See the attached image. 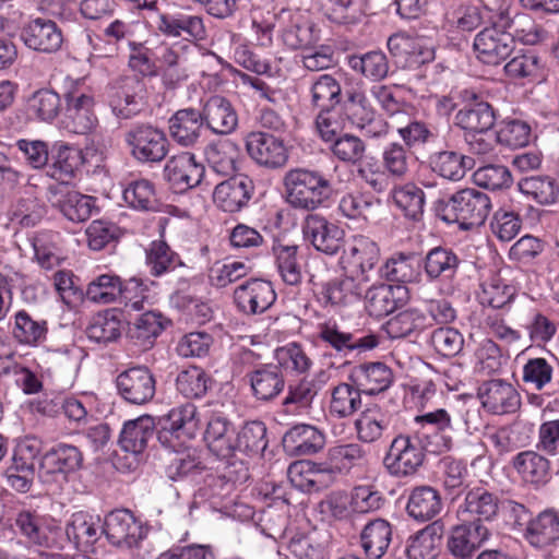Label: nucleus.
<instances>
[{"instance_id": "f257e3e1", "label": "nucleus", "mask_w": 559, "mask_h": 559, "mask_svg": "<svg viewBox=\"0 0 559 559\" xmlns=\"http://www.w3.org/2000/svg\"><path fill=\"white\" fill-rule=\"evenodd\" d=\"M336 165L332 171L310 167L289 169L283 179L287 202L297 210L320 209L336 191Z\"/></svg>"}, {"instance_id": "f03ea898", "label": "nucleus", "mask_w": 559, "mask_h": 559, "mask_svg": "<svg viewBox=\"0 0 559 559\" xmlns=\"http://www.w3.org/2000/svg\"><path fill=\"white\" fill-rule=\"evenodd\" d=\"M491 200L485 192L466 188L447 200L436 202V215L447 224H457L461 230H471L484 225L491 212Z\"/></svg>"}, {"instance_id": "7ed1b4c3", "label": "nucleus", "mask_w": 559, "mask_h": 559, "mask_svg": "<svg viewBox=\"0 0 559 559\" xmlns=\"http://www.w3.org/2000/svg\"><path fill=\"white\" fill-rule=\"evenodd\" d=\"M340 104L344 119L355 128L365 131L367 135L379 138L389 132V124L377 115L361 80L346 76L344 98Z\"/></svg>"}, {"instance_id": "20e7f679", "label": "nucleus", "mask_w": 559, "mask_h": 559, "mask_svg": "<svg viewBox=\"0 0 559 559\" xmlns=\"http://www.w3.org/2000/svg\"><path fill=\"white\" fill-rule=\"evenodd\" d=\"M426 451L430 452V448L415 435L400 433L391 441L383 457V466L393 477L413 476L423 466Z\"/></svg>"}, {"instance_id": "39448f33", "label": "nucleus", "mask_w": 559, "mask_h": 559, "mask_svg": "<svg viewBox=\"0 0 559 559\" xmlns=\"http://www.w3.org/2000/svg\"><path fill=\"white\" fill-rule=\"evenodd\" d=\"M511 20L500 16V21L491 22L479 31L473 41L476 58L488 66H498L504 61L514 49V35L508 31Z\"/></svg>"}, {"instance_id": "423d86ee", "label": "nucleus", "mask_w": 559, "mask_h": 559, "mask_svg": "<svg viewBox=\"0 0 559 559\" xmlns=\"http://www.w3.org/2000/svg\"><path fill=\"white\" fill-rule=\"evenodd\" d=\"M63 127L75 134H87L97 126L95 100L91 90L83 83H73L64 93Z\"/></svg>"}, {"instance_id": "0eeeda50", "label": "nucleus", "mask_w": 559, "mask_h": 559, "mask_svg": "<svg viewBox=\"0 0 559 559\" xmlns=\"http://www.w3.org/2000/svg\"><path fill=\"white\" fill-rule=\"evenodd\" d=\"M371 282L370 277L357 276L344 272V274L322 282L316 293L318 302L323 308L344 309L362 300L366 292V284Z\"/></svg>"}, {"instance_id": "6e6552de", "label": "nucleus", "mask_w": 559, "mask_h": 559, "mask_svg": "<svg viewBox=\"0 0 559 559\" xmlns=\"http://www.w3.org/2000/svg\"><path fill=\"white\" fill-rule=\"evenodd\" d=\"M124 141L132 157L142 164L159 163L169 151L165 132L152 124L133 126L126 132Z\"/></svg>"}, {"instance_id": "1a4fd4ad", "label": "nucleus", "mask_w": 559, "mask_h": 559, "mask_svg": "<svg viewBox=\"0 0 559 559\" xmlns=\"http://www.w3.org/2000/svg\"><path fill=\"white\" fill-rule=\"evenodd\" d=\"M414 423L417 429L414 435L430 448L432 453L450 451L453 447L451 432L454 430L451 415L444 408L416 415Z\"/></svg>"}, {"instance_id": "9d476101", "label": "nucleus", "mask_w": 559, "mask_h": 559, "mask_svg": "<svg viewBox=\"0 0 559 559\" xmlns=\"http://www.w3.org/2000/svg\"><path fill=\"white\" fill-rule=\"evenodd\" d=\"M318 338L337 354L365 353L380 345V336L373 332L352 333L341 330L336 320L330 318L317 324Z\"/></svg>"}, {"instance_id": "9b49d317", "label": "nucleus", "mask_w": 559, "mask_h": 559, "mask_svg": "<svg viewBox=\"0 0 559 559\" xmlns=\"http://www.w3.org/2000/svg\"><path fill=\"white\" fill-rule=\"evenodd\" d=\"M249 157L259 166L275 170L288 162V148L283 139L263 131H251L245 138Z\"/></svg>"}, {"instance_id": "f8f14e48", "label": "nucleus", "mask_w": 559, "mask_h": 559, "mask_svg": "<svg viewBox=\"0 0 559 559\" xmlns=\"http://www.w3.org/2000/svg\"><path fill=\"white\" fill-rule=\"evenodd\" d=\"M386 46L390 53L404 68L417 69L435 59L433 48L417 34L395 33L388 38Z\"/></svg>"}, {"instance_id": "ddd939ff", "label": "nucleus", "mask_w": 559, "mask_h": 559, "mask_svg": "<svg viewBox=\"0 0 559 559\" xmlns=\"http://www.w3.org/2000/svg\"><path fill=\"white\" fill-rule=\"evenodd\" d=\"M460 97L466 104L456 112L455 126L467 133L488 132L496 122L493 107L480 99V96L474 90L464 88L460 91Z\"/></svg>"}, {"instance_id": "4468645a", "label": "nucleus", "mask_w": 559, "mask_h": 559, "mask_svg": "<svg viewBox=\"0 0 559 559\" xmlns=\"http://www.w3.org/2000/svg\"><path fill=\"white\" fill-rule=\"evenodd\" d=\"M409 299V292L405 285L386 283L366 284L362 296L365 309L371 317L382 318L403 308Z\"/></svg>"}, {"instance_id": "2eb2a0df", "label": "nucleus", "mask_w": 559, "mask_h": 559, "mask_svg": "<svg viewBox=\"0 0 559 559\" xmlns=\"http://www.w3.org/2000/svg\"><path fill=\"white\" fill-rule=\"evenodd\" d=\"M276 297L273 284L263 278L246 280L233 294L236 308L247 316L265 312L275 302Z\"/></svg>"}, {"instance_id": "dca6fc26", "label": "nucleus", "mask_w": 559, "mask_h": 559, "mask_svg": "<svg viewBox=\"0 0 559 559\" xmlns=\"http://www.w3.org/2000/svg\"><path fill=\"white\" fill-rule=\"evenodd\" d=\"M83 465V453L69 443H57L43 456L41 473L45 481H68L69 476Z\"/></svg>"}, {"instance_id": "f3484780", "label": "nucleus", "mask_w": 559, "mask_h": 559, "mask_svg": "<svg viewBox=\"0 0 559 559\" xmlns=\"http://www.w3.org/2000/svg\"><path fill=\"white\" fill-rule=\"evenodd\" d=\"M118 394L133 405L148 403L156 392V380L147 367L135 366L120 372L116 378Z\"/></svg>"}, {"instance_id": "a211bd4d", "label": "nucleus", "mask_w": 559, "mask_h": 559, "mask_svg": "<svg viewBox=\"0 0 559 559\" xmlns=\"http://www.w3.org/2000/svg\"><path fill=\"white\" fill-rule=\"evenodd\" d=\"M380 259V249L376 241L364 235L354 236L344 248L340 265L343 272L370 277Z\"/></svg>"}, {"instance_id": "6ab92c4d", "label": "nucleus", "mask_w": 559, "mask_h": 559, "mask_svg": "<svg viewBox=\"0 0 559 559\" xmlns=\"http://www.w3.org/2000/svg\"><path fill=\"white\" fill-rule=\"evenodd\" d=\"M302 234L318 251L335 255L343 247L345 231L323 215L309 213L302 222Z\"/></svg>"}, {"instance_id": "aec40b11", "label": "nucleus", "mask_w": 559, "mask_h": 559, "mask_svg": "<svg viewBox=\"0 0 559 559\" xmlns=\"http://www.w3.org/2000/svg\"><path fill=\"white\" fill-rule=\"evenodd\" d=\"M253 191L251 178L242 174L235 175L216 185L213 202L226 213H237L248 205Z\"/></svg>"}, {"instance_id": "412c9836", "label": "nucleus", "mask_w": 559, "mask_h": 559, "mask_svg": "<svg viewBox=\"0 0 559 559\" xmlns=\"http://www.w3.org/2000/svg\"><path fill=\"white\" fill-rule=\"evenodd\" d=\"M21 38L25 46L44 53L57 52L63 43V34L55 21L36 17L24 25Z\"/></svg>"}, {"instance_id": "4be33fe9", "label": "nucleus", "mask_w": 559, "mask_h": 559, "mask_svg": "<svg viewBox=\"0 0 559 559\" xmlns=\"http://www.w3.org/2000/svg\"><path fill=\"white\" fill-rule=\"evenodd\" d=\"M204 171V166L197 162L194 154L183 152L167 160L164 176L173 189L183 192L200 185Z\"/></svg>"}, {"instance_id": "5701e85b", "label": "nucleus", "mask_w": 559, "mask_h": 559, "mask_svg": "<svg viewBox=\"0 0 559 559\" xmlns=\"http://www.w3.org/2000/svg\"><path fill=\"white\" fill-rule=\"evenodd\" d=\"M104 532L116 546L134 547L143 538L141 523L127 509L111 511L105 519Z\"/></svg>"}, {"instance_id": "b1692460", "label": "nucleus", "mask_w": 559, "mask_h": 559, "mask_svg": "<svg viewBox=\"0 0 559 559\" xmlns=\"http://www.w3.org/2000/svg\"><path fill=\"white\" fill-rule=\"evenodd\" d=\"M392 369L381 361H368L356 365L348 374V381L355 383L366 395H378L393 383Z\"/></svg>"}, {"instance_id": "393cba45", "label": "nucleus", "mask_w": 559, "mask_h": 559, "mask_svg": "<svg viewBox=\"0 0 559 559\" xmlns=\"http://www.w3.org/2000/svg\"><path fill=\"white\" fill-rule=\"evenodd\" d=\"M500 499L495 493L481 486H476L466 492L463 504L459 508V514L464 522L479 523L490 522L499 512Z\"/></svg>"}, {"instance_id": "a878e982", "label": "nucleus", "mask_w": 559, "mask_h": 559, "mask_svg": "<svg viewBox=\"0 0 559 559\" xmlns=\"http://www.w3.org/2000/svg\"><path fill=\"white\" fill-rule=\"evenodd\" d=\"M20 534L35 545L56 548L60 546L61 527L29 511H22L15 519Z\"/></svg>"}, {"instance_id": "bb28decb", "label": "nucleus", "mask_w": 559, "mask_h": 559, "mask_svg": "<svg viewBox=\"0 0 559 559\" xmlns=\"http://www.w3.org/2000/svg\"><path fill=\"white\" fill-rule=\"evenodd\" d=\"M201 116L206 128L218 135L231 134L238 127V114L224 96H211L203 104Z\"/></svg>"}, {"instance_id": "cd10ccee", "label": "nucleus", "mask_w": 559, "mask_h": 559, "mask_svg": "<svg viewBox=\"0 0 559 559\" xmlns=\"http://www.w3.org/2000/svg\"><path fill=\"white\" fill-rule=\"evenodd\" d=\"M478 396L484 408L495 415L514 413L520 406L518 391L503 380L486 381L479 388Z\"/></svg>"}, {"instance_id": "c85d7f7f", "label": "nucleus", "mask_w": 559, "mask_h": 559, "mask_svg": "<svg viewBox=\"0 0 559 559\" xmlns=\"http://www.w3.org/2000/svg\"><path fill=\"white\" fill-rule=\"evenodd\" d=\"M461 263L462 260L452 248L437 246L428 250L423 260L424 274L431 283H451L456 277Z\"/></svg>"}, {"instance_id": "c756f323", "label": "nucleus", "mask_w": 559, "mask_h": 559, "mask_svg": "<svg viewBox=\"0 0 559 559\" xmlns=\"http://www.w3.org/2000/svg\"><path fill=\"white\" fill-rule=\"evenodd\" d=\"M85 163L82 150L68 143H56L52 148V163L47 174L62 185H70Z\"/></svg>"}, {"instance_id": "7c9ffc66", "label": "nucleus", "mask_w": 559, "mask_h": 559, "mask_svg": "<svg viewBox=\"0 0 559 559\" xmlns=\"http://www.w3.org/2000/svg\"><path fill=\"white\" fill-rule=\"evenodd\" d=\"M489 536L490 531L485 525L467 522L453 527L448 539V549L457 559H471Z\"/></svg>"}, {"instance_id": "2f4dec72", "label": "nucleus", "mask_w": 559, "mask_h": 559, "mask_svg": "<svg viewBox=\"0 0 559 559\" xmlns=\"http://www.w3.org/2000/svg\"><path fill=\"white\" fill-rule=\"evenodd\" d=\"M158 31L167 37H182L186 40H202L206 36L203 19L182 12L164 13L158 16Z\"/></svg>"}, {"instance_id": "473e14b6", "label": "nucleus", "mask_w": 559, "mask_h": 559, "mask_svg": "<svg viewBox=\"0 0 559 559\" xmlns=\"http://www.w3.org/2000/svg\"><path fill=\"white\" fill-rule=\"evenodd\" d=\"M392 421L393 414L379 404H369L354 423L358 441L367 444L378 442L391 427Z\"/></svg>"}, {"instance_id": "72a5a7b5", "label": "nucleus", "mask_w": 559, "mask_h": 559, "mask_svg": "<svg viewBox=\"0 0 559 559\" xmlns=\"http://www.w3.org/2000/svg\"><path fill=\"white\" fill-rule=\"evenodd\" d=\"M405 509L409 518L424 523L439 515L443 509V502L436 488L421 485L411 490Z\"/></svg>"}, {"instance_id": "f704fd0d", "label": "nucleus", "mask_w": 559, "mask_h": 559, "mask_svg": "<svg viewBox=\"0 0 559 559\" xmlns=\"http://www.w3.org/2000/svg\"><path fill=\"white\" fill-rule=\"evenodd\" d=\"M526 542L538 549L559 542V513L552 509L539 512L527 522L524 531Z\"/></svg>"}, {"instance_id": "c9c22d12", "label": "nucleus", "mask_w": 559, "mask_h": 559, "mask_svg": "<svg viewBox=\"0 0 559 559\" xmlns=\"http://www.w3.org/2000/svg\"><path fill=\"white\" fill-rule=\"evenodd\" d=\"M443 526L432 522L409 536L406 542L407 559H438L442 546Z\"/></svg>"}, {"instance_id": "e433bc0d", "label": "nucleus", "mask_w": 559, "mask_h": 559, "mask_svg": "<svg viewBox=\"0 0 559 559\" xmlns=\"http://www.w3.org/2000/svg\"><path fill=\"white\" fill-rule=\"evenodd\" d=\"M512 466L524 483L536 488L546 485L551 478L549 460L532 450L518 453L512 459Z\"/></svg>"}, {"instance_id": "4c0bfd02", "label": "nucleus", "mask_w": 559, "mask_h": 559, "mask_svg": "<svg viewBox=\"0 0 559 559\" xmlns=\"http://www.w3.org/2000/svg\"><path fill=\"white\" fill-rule=\"evenodd\" d=\"M133 36L132 23L120 19L111 21L104 29L103 37L87 34L92 47L91 60L94 58L111 57L117 53V45L122 40H131Z\"/></svg>"}, {"instance_id": "58836bf2", "label": "nucleus", "mask_w": 559, "mask_h": 559, "mask_svg": "<svg viewBox=\"0 0 559 559\" xmlns=\"http://www.w3.org/2000/svg\"><path fill=\"white\" fill-rule=\"evenodd\" d=\"M362 393L353 382H338L329 391L328 412L332 418L345 419L356 414L362 406Z\"/></svg>"}, {"instance_id": "ea45409f", "label": "nucleus", "mask_w": 559, "mask_h": 559, "mask_svg": "<svg viewBox=\"0 0 559 559\" xmlns=\"http://www.w3.org/2000/svg\"><path fill=\"white\" fill-rule=\"evenodd\" d=\"M284 447L295 455H312L325 444V436L317 427L307 424L295 425L283 438Z\"/></svg>"}, {"instance_id": "a19ab883", "label": "nucleus", "mask_w": 559, "mask_h": 559, "mask_svg": "<svg viewBox=\"0 0 559 559\" xmlns=\"http://www.w3.org/2000/svg\"><path fill=\"white\" fill-rule=\"evenodd\" d=\"M204 124L201 112L194 108L177 110L169 119V133L175 142L189 147L201 136Z\"/></svg>"}, {"instance_id": "79ce46f5", "label": "nucleus", "mask_w": 559, "mask_h": 559, "mask_svg": "<svg viewBox=\"0 0 559 559\" xmlns=\"http://www.w3.org/2000/svg\"><path fill=\"white\" fill-rule=\"evenodd\" d=\"M235 429L222 416H213L207 423L204 435L207 449L216 457H228L237 450Z\"/></svg>"}, {"instance_id": "37998d69", "label": "nucleus", "mask_w": 559, "mask_h": 559, "mask_svg": "<svg viewBox=\"0 0 559 559\" xmlns=\"http://www.w3.org/2000/svg\"><path fill=\"white\" fill-rule=\"evenodd\" d=\"M144 83L138 78H124L110 100L114 112L122 119L138 115L143 107Z\"/></svg>"}, {"instance_id": "c03bdc74", "label": "nucleus", "mask_w": 559, "mask_h": 559, "mask_svg": "<svg viewBox=\"0 0 559 559\" xmlns=\"http://www.w3.org/2000/svg\"><path fill=\"white\" fill-rule=\"evenodd\" d=\"M11 333L20 345L38 347L47 338L48 323L44 319L33 318L28 311L21 309L14 313Z\"/></svg>"}, {"instance_id": "a18cd8bd", "label": "nucleus", "mask_w": 559, "mask_h": 559, "mask_svg": "<svg viewBox=\"0 0 559 559\" xmlns=\"http://www.w3.org/2000/svg\"><path fill=\"white\" fill-rule=\"evenodd\" d=\"M392 542V525L384 519L369 521L360 533V546L368 559H380Z\"/></svg>"}, {"instance_id": "49530a36", "label": "nucleus", "mask_w": 559, "mask_h": 559, "mask_svg": "<svg viewBox=\"0 0 559 559\" xmlns=\"http://www.w3.org/2000/svg\"><path fill=\"white\" fill-rule=\"evenodd\" d=\"M99 518L79 511L71 515L66 526L67 538L78 550L86 551L98 539Z\"/></svg>"}, {"instance_id": "de8ad7c7", "label": "nucleus", "mask_w": 559, "mask_h": 559, "mask_svg": "<svg viewBox=\"0 0 559 559\" xmlns=\"http://www.w3.org/2000/svg\"><path fill=\"white\" fill-rule=\"evenodd\" d=\"M121 330V313L117 309H106L92 317L86 335L92 342L107 345L120 337Z\"/></svg>"}, {"instance_id": "09e8293b", "label": "nucleus", "mask_w": 559, "mask_h": 559, "mask_svg": "<svg viewBox=\"0 0 559 559\" xmlns=\"http://www.w3.org/2000/svg\"><path fill=\"white\" fill-rule=\"evenodd\" d=\"M155 423L151 416H141L123 425L119 437L122 450L133 454L142 453L148 440L154 436Z\"/></svg>"}, {"instance_id": "8fccbe9b", "label": "nucleus", "mask_w": 559, "mask_h": 559, "mask_svg": "<svg viewBox=\"0 0 559 559\" xmlns=\"http://www.w3.org/2000/svg\"><path fill=\"white\" fill-rule=\"evenodd\" d=\"M347 66L354 72L362 75L370 82L384 80L390 70L386 55L381 50H370L365 53L346 57Z\"/></svg>"}, {"instance_id": "3c124183", "label": "nucleus", "mask_w": 559, "mask_h": 559, "mask_svg": "<svg viewBox=\"0 0 559 559\" xmlns=\"http://www.w3.org/2000/svg\"><path fill=\"white\" fill-rule=\"evenodd\" d=\"M145 263L150 274L163 276L182 266L180 255L164 239L153 240L145 249Z\"/></svg>"}, {"instance_id": "603ef678", "label": "nucleus", "mask_w": 559, "mask_h": 559, "mask_svg": "<svg viewBox=\"0 0 559 559\" xmlns=\"http://www.w3.org/2000/svg\"><path fill=\"white\" fill-rule=\"evenodd\" d=\"M389 200L404 213L405 217L413 221H418L424 213L425 193L414 182L394 185L389 193Z\"/></svg>"}, {"instance_id": "864d4df0", "label": "nucleus", "mask_w": 559, "mask_h": 559, "mask_svg": "<svg viewBox=\"0 0 559 559\" xmlns=\"http://www.w3.org/2000/svg\"><path fill=\"white\" fill-rule=\"evenodd\" d=\"M250 384L258 400L270 401L284 390L285 380L277 366L265 365L250 373Z\"/></svg>"}, {"instance_id": "5fc2aeb1", "label": "nucleus", "mask_w": 559, "mask_h": 559, "mask_svg": "<svg viewBox=\"0 0 559 559\" xmlns=\"http://www.w3.org/2000/svg\"><path fill=\"white\" fill-rule=\"evenodd\" d=\"M427 326V316L417 308H407L390 318L383 330L392 340L404 338L421 332Z\"/></svg>"}, {"instance_id": "6e6d98bb", "label": "nucleus", "mask_w": 559, "mask_h": 559, "mask_svg": "<svg viewBox=\"0 0 559 559\" xmlns=\"http://www.w3.org/2000/svg\"><path fill=\"white\" fill-rule=\"evenodd\" d=\"M204 155L215 173L228 176L236 170L239 147L229 139L217 140L205 147Z\"/></svg>"}, {"instance_id": "4d7b16f0", "label": "nucleus", "mask_w": 559, "mask_h": 559, "mask_svg": "<svg viewBox=\"0 0 559 559\" xmlns=\"http://www.w3.org/2000/svg\"><path fill=\"white\" fill-rule=\"evenodd\" d=\"M197 407L192 403H185L173 407L165 418L164 429L169 430L176 438H194L200 428Z\"/></svg>"}, {"instance_id": "13d9d810", "label": "nucleus", "mask_w": 559, "mask_h": 559, "mask_svg": "<svg viewBox=\"0 0 559 559\" xmlns=\"http://www.w3.org/2000/svg\"><path fill=\"white\" fill-rule=\"evenodd\" d=\"M325 459L338 475L347 474L367 461V451L357 442L336 444L328 450Z\"/></svg>"}, {"instance_id": "bf43d9fd", "label": "nucleus", "mask_w": 559, "mask_h": 559, "mask_svg": "<svg viewBox=\"0 0 559 559\" xmlns=\"http://www.w3.org/2000/svg\"><path fill=\"white\" fill-rule=\"evenodd\" d=\"M343 87L332 74L314 76L309 86L310 103L317 108L335 107L342 100Z\"/></svg>"}, {"instance_id": "052dcab7", "label": "nucleus", "mask_w": 559, "mask_h": 559, "mask_svg": "<svg viewBox=\"0 0 559 559\" xmlns=\"http://www.w3.org/2000/svg\"><path fill=\"white\" fill-rule=\"evenodd\" d=\"M129 207L141 212H154L158 209L155 185L148 179L130 181L122 191Z\"/></svg>"}, {"instance_id": "680f3d73", "label": "nucleus", "mask_w": 559, "mask_h": 559, "mask_svg": "<svg viewBox=\"0 0 559 559\" xmlns=\"http://www.w3.org/2000/svg\"><path fill=\"white\" fill-rule=\"evenodd\" d=\"M519 190L538 204L550 205L559 200V185L550 176L539 175L522 178Z\"/></svg>"}, {"instance_id": "e2e57ef3", "label": "nucleus", "mask_w": 559, "mask_h": 559, "mask_svg": "<svg viewBox=\"0 0 559 559\" xmlns=\"http://www.w3.org/2000/svg\"><path fill=\"white\" fill-rule=\"evenodd\" d=\"M298 247L277 241L273 245V253L277 271L284 283L287 285H298L301 283V265L297 257Z\"/></svg>"}, {"instance_id": "0e129e2a", "label": "nucleus", "mask_w": 559, "mask_h": 559, "mask_svg": "<svg viewBox=\"0 0 559 559\" xmlns=\"http://www.w3.org/2000/svg\"><path fill=\"white\" fill-rule=\"evenodd\" d=\"M381 162L388 178L404 180L411 171V154L408 148L400 142H391L383 147Z\"/></svg>"}, {"instance_id": "69168bd1", "label": "nucleus", "mask_w": 559, "mask_h": 559, "mask_svg": "<svg viewBox=\"0 0 559 559\" xmlns=\"http://www.w3.org/2000/svg\"><path fill=\"white\" fill-rule=\"evenodd\" d=\"M485 9L474 4H460L448 14L449 32L461 35L471 34L484 24Z\"/></svg>"}, {"instance_id": "338daca9", "label": "nucleus", "mask_w": 559, "mask_h": 559, "mask_svg": "<svg viewBox=\"0 0 559 559\" xmlns=\"http://www.w3.org/2000/svg\"><path fill=\"white\" fill-rule=\"evenodd\" d=\"M61 99L58 93L49 88L34 92L27 99L26 109L32 118L52 121L60 111Z\"/></svg>"}, {"instance_id": "774afa93", "label": "nucleus", "mask_w": 559, "mask_h": 559, "mask_svg": "<svg viewBox=\"0 0 559 559\" xmlns=\"http://www.w3.org/2000/svg\"><path fill=\"white\" fill-rule=\"evenodd\" d=\"M516 296L513 285L507 284L501 277L493 276L481 284L478 300L483 306L493 309H504Z\"/></svg>"}]
</instances>
